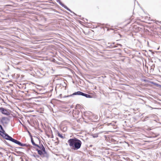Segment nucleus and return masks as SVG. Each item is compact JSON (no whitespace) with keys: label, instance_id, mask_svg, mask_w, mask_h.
Wrapping results in <instances>:
<instances>
[{"label":"nucleus","instance_id":"nucleus-1","mask_svg":"<svg viewBox=\"0 0 161 161\" xmlns=\"http://www.w3.org/2000/svg\"><path fill=\"white\" fill-rule=\"evenodd\" d=\"M68 143L72 150H76L79 149L81 146V141L76 138L70 139L68 141Z\"/></svg>","mask_w":161,"mask_h":161},{"label":"nucleus","instance_id":"nucleus-2","mask_svg":"<svg viewBox=\"0 0 161 161\" xmlns=\"http://www.w3.org/2000/svg\"><path fill=\"white\" fill-rule=\"evenodd\" d=\"M6 139L10 141L14 142V143L19 145V146H24V145L23 144H22L20 142L18 141L13 139L12 137L9 136H7V137L6 138Z\"/></svg>","mask_w":161,"mask_h":161},{"label":"nucleus","instance_id":"nucleus-3","mask_svg":"<svg viewBox=\"0 0 161 161\" xmlns=\"http://www.w3.org/2000/svg\"><path fill=\"white\" fill-rule=\"evenodd\" d=\"M0 134L4 138L6 139L9 135L5 133L2 126L0 125Z\"/></svg>","mask_w":161,"mask_h":161},{"label":"nucleus","instance_id":"nucleus-4","mask_svg":"<svg viewBox=\"0 0 161 161\" xmlns=\"http://www.w3.org/2000/svg\"><path fill=\"white\" fill-rule=\"evenodd\" d=\"M0 111L2 114L7 115H9L10 114L8 110L2 107L0 108Z\"/></svg>","mask_w":161,"mask_h":161},{"label":"nucleus","instance_id":"nucleus-5","mask_svg":"<svg viewBox=\"0 0 161 161\" xmlns=\"http://www.w3.org/2000/svg\"><path fill=\"white\" fill-rule=\"evenodd\" d=\"M40 149H41L42 151V152H43V153L44 154H46V152L45 151V149L44 147H43V146L42 145L41 147H38Z\"/></svg>","mask_w":161,"mask_h":161},{"label":"nucleus","instance_id":"nucleus-6","mask_svg":"<svg viewBox=\"0 0 161 161\" xmlns=\"http://www.w3.org/2000/svg\"><path fill=\"white\" fill-rule=\"evenodd\" d=\"M82 94V96H85L86 98H92V96L89 95V94H85L83 93V94Z\"/></svg>","mask_w":161,"mask_h":161},{"label":"nucleus","instance_id":"nucleus-7","mask_svg":"<svg viewBox=\"0 0 161 161\" xmlns=\"http://www.w3.org/2000/svg\"><path fill=\"white\" fill-rule=\"evenodd\" d=\"M83 94V92H81L80 91H78V92H75V93H74L73 94V95H82V94Z\"/></svg>","mask_w":161,"mask_h":161},{"label":"nucleus","instance_id":"nucleus-8","mask_svg":"<svg viewBox=\"0 0 161 161\" xmlns=\"http://www.w3.org/2000/svg\"><path fill=\"white\" fill-rule=\"evenodd\" d=\"M31 142L33 145L35 146L36 147H39V146L38 145L35 144V143L34 142L32 137L31 138Z\"/></svg>","mask_w":161,"mask_h":161},{"label":"nucleus","instance_id":"nucleus-9","mask_svg":"<svg viewBox=\"0 0 161 161\" xmlns=\"http://www.w3.org/2000/svg\"><path fill=\"white\" fill-rule=\"evenodd\" d=\"M60 4L63 7L65 8L66 9L70 11V10L65 5H64V4H62L61 3H60Z\"/></svg>","mask_w":161,"mask_h":161},{"label":"nucleus","instance_id":"nucleus-10","mask_svg":"<svg viewBox=\"0 0 161 161\" xmlns=\"http://www.w3.org/2000/svg\"><path fill=\"white\" fill-rule=\"evenodd\" d=\"M37 152L38 153L40 154L41 155H42L44 153H43L42 151L40 150H37Z\"/></svg>","mask_w":161,"mask_h":161},{"label":"nucleus","instance_id":"nucleus-11","mask_svg":"<svg viewBox=\"0 0 161 161\" xmlns=\"http://www.w3.org/2000/svg\"><path fill=\"white\" fill-rule=\"evenodd\" d=\"M58 135L59 137H61L63 139L64 138V136H62V135L60 134L59 133H58Z\"/></svg>","mask_w":161,"mask_h":161}]
</instances>
